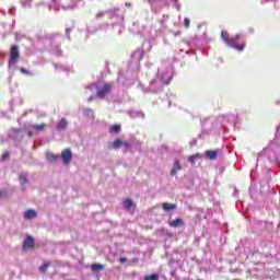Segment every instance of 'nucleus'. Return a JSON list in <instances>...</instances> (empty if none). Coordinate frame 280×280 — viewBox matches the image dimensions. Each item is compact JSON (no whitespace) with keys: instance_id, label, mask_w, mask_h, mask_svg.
<instances>
[{"instance_id":"nucleus-2","label":"nucleus","mask_w":280,"mask_h":280,"mask_svg":"<svg viewBox=\"0 0 280 280\" xmlns=\"http://www.w3.org/2000/svg\"><path fill=\"white\" fill-rule=\"evenodd\" d=\"M241 40L242 36L236 35L234 38H231L230 42H228V45L233 49H237V51H244V47H246V42Z\"/></svg>"},{"instance_id":"nucleus-17","label":"nucleus","mask_w":280,"mask_h":280,"mask_svg":"<svg viewBox=\"0 0 280 280\" xmlns=\"http://www.w3.org/2000/svg\"><path fill=\"white\" fill-rule=\"evenodd\" d=\"M124 205H125V209H130L131 207H137V206L132 202V199H130V198H127V199L124 201Z\"/></svg>"},{"instance_id":"nucleus-10","label":"nucleus","mask_w":280,"mask_h":280,"mask_svg":"<svg viewBox=\"0 0 280 280\" xmlns=\"http://www.w3.org/2000/svg\"><path fill=\"white\" fill-rule=\"evenodd\" d=\"M68 126L67 119L61 118L59 122L57 124V130H66Z\"/></svg>"},{"instance_id":"nucleus-28","label":"nucleus","mask_w":280,"mask_h":280,"mask_svg":"<svg viewBox=\"0 0 280 280\" xmlns=\"http://www.w3.org/2000/svg\"><path fill=\"white\" fill-rule=\"evenodd\" d=\"M126 261H128V259H127L126 257L119 258V262H120V264H126Z\"/></svg>"},{"instance_id":"nucleus-24","label":"nucleus","mask_w":280,"mask_h":280,"mask_svg":"<svg viewBox=\"0 0 280 280\" xmlns=\"http://www.w3.org/2000/svg\"><path fill=\"white\" fill-rule=\"evenodd\" d=\"M7 159H10V153L9 152H4L2 154V161H7Z\"/></svg>"},{"instance_id":"nucleus-34","label":"nucleus","mask_w":280,"mask_h":280,"mask_svg":"<svg viewBox=\"0 0 280 280\" xmlns=\"http://www.w3.org/2000/svg\"><path fill=\"white\" fill-rule=\"evenodd\" d=\"M13 132L19 133L21 132V129H13Z\"/></svg>"},{"instance_id":"nucleus-27","label":"nucleus","mask_w":280,"mask_h":280,"mask_svg":"<svg viewBox=\"0 0 280 280\" xmlns=\"http://www.w3.org/2000/svg\"><path fill=\"white\" fill-rule=\"evenodd\" d=\"M122 145H124V148H130V142L129 141H125V142H122Z\"/></svg>"},{"instance_id":"nucleus-15","label":"nucleus","mask_w":280,"mask_h":280,"mask_svg":"<svg viewBox=\"0 0 280 280\" xmlns=\"http://www.w3.org/2000/svg\"><path fill=\"white\" fill-rule=\"evenodd\" d=\"M51 266V262H47L45 261L40 267H39V272H42V275H46L47 273V269Z\"/></svg>"},{"instance_id":"nucleus-33","label":"nucleus","mask_w":280,"mask_h":280,"mask_svg":"<svg viewBox=\"0 0 280 280\" xmlns=\"http://www.w3.org/2000/svg\"><path fill=\"white\" fill-rule=\"evenodd\" d=\"M133 264H137L139 261V258H132Z\"/></svg>"},{"instance_id":"nucleus-7","label":"nucleus","mask_w":280,"mask_h":280,"mask_svg":"<svg viewBox=\"0 0 280 280\" xmlns=\"http://www.w3.org/2000/svg\"><path fill=\"white\" fill-rule=\"evenodd\" d=\"M34 218H38V213L34 209H28L24 212V220H34Z\"/></svg>"},{"instance_id":"nucleus-18","label":"nucleus","mask_w":280,"mask_h":280,"mask_svg":"<svg viewBox=\"0 0 280 280\" xmlns=\"http://www.w3.org/2000/svg\"><path fill=\"white\" fill-rule=\"evenodd\" d=\"M46 128V125L45 124H42V125H33V129L36 131V132H43V130H45Z\"/></svg>"},{"instance_id":"nucleus-26","label":"nucleus","mask_w":280,"mask_h":280,"mask_svg":"<svg viewBox=\"0 0 280 280\" xmlns=\"http://www.w3.org/2000/svg\"><path fill=\"white\" fill-rule=\"evenodd\" d=\"M176 10L180 11V3H178V0H174Z\"/></svg>"},{"instance_id":"nucleus-23","label":"nucleus","mask_w":280,"mask_h":280,"mask_svg":"<svg viewBox=\"0 0 280 280\" xmlns=\"http://www.w3.org/2000/svg\"><path fill=\"white\" fill-rule=\"evenodd\" d=\"M189 23H190L189 19L185 18L184 19V27H186V30L189 28Z\"/></svg>"},{"instance_id":"nucleus-37","label":"nucleus","mask_w":280,"mask_h":280,"mask_svg":"<svg viewBox=\"0 0 280 280\" xmlns=\"http://www.w3.org/2000/svg\"><path fill=\"white\" fill-rule=\"evenodd\" d=\"M2 194H1V190H0V198H1Z\"/></svg>"},{"instance_id":"nucleus-11","label":"nucleus","mask_w":280,"mask_h":280,"mask_svg":"<svg viewBox=\"0 0 280 280\" xmlns=\"http://www.w3.org/2000/svg\"><path fill=\"white\" fill-rule=\"evenodd\" d=\"M121 145H124V140L117 138L110 148H113V150H119V148H121Z\"/></svg>"},{"instance_id":"nucleus-13","label":"nucleus","mask_w":280,"mask_h":280,"mask_svg":"<svg viewBox=\"0 0 280 280\" xmlns=\"http://www.w3.org/2000/svg\"><path fill=\"white\" fill-rule=\"evenodd\" d=\"M46 160L48 163H56V161H58V155L54 153H46Z\"/></svg>"},{"instance_id":"nucleus-19","label":"nucleus","mask_w":280,"mask_h":280,"mask_svg":"<svg viewBox=\"0 0 280 280\" xmlns=\"http://www.w3.org/2000/svg\"><path fill=\"white\" fill-rule=\"evenodd\" d=\"M221 38L224 40V43H226L229 45V43L231 42V38H229V33L222 31L221 33Z\"/></svg>"},{"instance_id":"nucleus-21","label":"nucleus","mask_w":280,"mask_h":280,"mask_svg":"<svg viewBox=\"0 0 280 280\" xmlns=\"http://www.w3.org/2000/svg\"><path fill=\"white\" fill-rule=\"evenodd\" d=\"M144 280H159V275L152 273L149 276H144Z\"/></svg>"},{"instance_id":"nucleus-3","label":"nucleus","mask_w":280,"mask_h":280,"mask_svg":"<svg viewBox=\"0 0 280 280\" xmlns=\"http://www.w3.org/2000/svg\"><path fill=\"white\" fill-rule=\"evenodd\" d=\"M21 59V51H19V46L13 45L10 48V60H9V65H16V62H19V60Z\"/></svg>"},{"instance_id":"nucleus-1","label":"nucleus","mask_w":280,"mask_h":280,"mask_svg":"<svg viewBox=\"0 0 280 280\" xmlns=\"http://www.w3.org/2000/svg\"><path fill=\"white\" fill-rule=\"evenodd\" d=\"M110 91H113V82L103 83L101 86L96 88V97H98V100H104Z\"/></svg>"},{"instance_id":"nucleus-14","label":"nucleus","mask_w":280,"mask_h":280,"mask_svg":"<svg viewBox=\"0 0 280 280\" xmlns=\"http://www.w3.org/2000/svg\"><path fill=\"white\" fill-rule=\"evenodd\" d=\"M162 208L164 209V211H172V210L176 209V205L164 202V203H162Z\"/></svg>"},{"instance_id":"nucleus-5","label":"nucleus","mask_w":280,"mask_h":280,"mask_svg":"<svg viewBox=\"0 0 280 280\" xmlns=\"http://www.w3.org/2000/svg\"><path fill=\"white\" fill-rule=\"evenodd\" d=\"M168 226H171L172 229H178L180 226H185V221H183V219L180 218H176L173 221H168Z\"/></svg>"},{"instance_id":"nucleus-16","label":"nucleus","mask_w":280,"mask_h":280,"mask_svg":"<svg viewBox=\"0 0 280 280\" xmlns=\"http://www.w3.org/2000/svg\"><path fill=\"white\" fill-rule=\"evenodd\" d=\"M121 130V125H113L110 128H109V132L112 135H117L119 133V131Z\"/></svg>"},{"instance_id":"nucleus-31","label":"nucleus","mask_w":280,"mask_h":280,"mask_svg":"<svg viewBox=\"0 0 280 280\" xmlns=\"http://www.w3.org/2000/svg\"><path fill=\"white\" fill-rule=\"evenodd\" d=\"M172 80H174V77H170L168 81L165 82V84H170V82H172Z\"/></svg>"},{"instance_id":"nucleus-8","label":"nucleus","mask_w":280,"mask_h":280,"mask_svg":"<svg viewBox=\"0 0 280 280\" xmlns=\"http://www.w3.org/2000/svg\"><path fill=\"white\" fill-rule=\"evenodd\" d=\"M183 170V166L180 165V161L175 160L173 167L171 170V176H174L177 174V172H180Z\"/></svg>"},{"instance_id":"nucleus-29","label":"nucleus","mask_w":280,"mask_h":280,"mask_svg":"<svg viewBox=\"0 0 280 280\" xmlns=\"http://www.w3.org/2000/svg\"><path fill=\"white\" fill-rule=\"evenodd\" d=\"M102 16H104V12H100L96 14V19H102Z\"/></svg>"},{"instance_id":"nucleus-35","label":"nucleus","mask_w":280,"mask_h":280,"mask_svg":"<svg viewBox=\"0 0 280 280\" xmlns=\"http://www.w3.org/2000/svg\"><path fill=\"white\" fill-rule=\"evenodd\" d=\"M34 133H32V131H28V137H33Z\"/></svg>"},{"instance_id":"nucleus-12","label":"nucleus","mask_w":280,"mask_h":280,"mask_svg":"<svg viewBox=\"0 0 280 280\" xmlns=\"http://www.w3.org/2000/svg\"><path fill=\"white\" fill-rule=\"evenodd\" d=\"M91 270H92V272H102V270H104V265H102V264H93L91 266Z\"/></svg>"},{"instance_id":"nucleus-4","label":"nucleus","mask_w":280,"mask_h":280,"mask_svg":"<svg viewBox=\"0 0 280 280\" xmlns=\"http://www.w3.org/2000/svg\"><path fill=\"white\" fill-rule=\"evenodd\" d=\"M61 159H62L63 165H69L71 163V160L73 159V153L71 152V149H65L61 152Z\"/></svg>"},{"instance_id":"nucleus-25","label":"nucleus","mask_w":280,"mask_h":280,"mask_svg":"<svg viewBox=\"0 0 280 280\" xmlns=\"http://www.w3.org/2000/svg\"><path fill=\"white\" fill-rule=\"evenodd\" d=\"M147 1H148V3H150V5L154 7V5H156L158 0H147Z\"/></svg>"},{"instance_id":"nucleus-20","label":"nucleus","mask_w":280,"mask_h":280,"mask_svg":"<svg viewBox=\"0 0 280 280\" xmlns=\"http://www.w3.org/2000/svg\"><path fill=\"white\" fill-rule=\"evenodd\" d=\"M200 159V153L192 154L188 158L189 163H196V160Z\"/></svg>"},{"instance_id":"nucleus-32","label":"nucleus","mask_w":280,"mask_h":280,"mask_svg":"<svg viewBox=\"0 0 280 280\" xmlns=\"http://www.w3.org/2000/svg\"><path fill=\"white\" fill-rule=\"evenodd\" d=\"M66 34H71V28H66Z\"/></svg>"},{"instance_id":"nucleus-30","label":"nucleus","mask_w":280,"mask_h":280,"mask_svg":"<svg viewBox=\"0 0 280 280\" xmlns=\"http://www.w3.org/2000/svg\"><path fill=\"white\" fill-rule=\"evenodd\" d=\"M95 100V96H90L89 98H88V102H93Z\"/></svg>"},{"instance_id":"nucleus-6","label":"nucleus","mask_w":280,"mask_h":280,"mask_svg":"<svg viewBox=\"0 0 280 280\" xmlns=\"http://www.w3.org/2000/svg\"><path fill=\"white\" fill-rule=\"evenodd\" d=\"M22 248L23 250H27L30 248H34V237L32 236H27L25 240H24V243L22 245Z\"/></svg>"},{"instance_id":"nucleus-36","label":"nucleus","mask_w":280,"mask_h":280,"mask_svg":"<svg viewBox=\"0 0 280 280\" xmlns=\"http://www.w3.org/2000/svg\"><path fill=\"white\" fill-rule=\"evenodd\" d=\"M88 89H89L90 91H93V85L89 86Z\"/></svg>"},{"instance_id":"nucleus-22","label":"nucleus","mask_w":280,"mask_h":280,"mask_svg":"<svg viewBox=\"0 0 280 280\" xmlns=\"http://www.w3.org/2000/svg\"><path fill=\"white\" fill-rule=\"evenodd\" d=\"M21 73H23L24 75H32V72H30V70L25 69V68H20Z\"/></svg>"},{"instance_id":"nucleus-9","label":"nucleus","mask_w":280,"mask_h":280,"mask_svg":"<svg viewBox=\"0 0 280 280\" xmlns=\"http://www.w3.org/2000/svg\"><path fill=\"white\" fill-rule=\"evenodd\" d=\"M206 159H209V161H215L218 159V151L215 150L206 151Z\"/></svg>"}]
</instances>
